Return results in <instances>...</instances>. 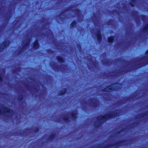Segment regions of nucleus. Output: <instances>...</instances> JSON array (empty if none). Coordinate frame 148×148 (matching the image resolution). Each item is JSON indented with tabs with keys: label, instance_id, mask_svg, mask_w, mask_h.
I'll use <instances>...</instances> for the list:
<instances>
[{
	"label": "nucleus",
	"instance_id": "f257e3e1",
	"mask_svg": "<svg viewBox=\"0 0 148 148\" xmlns=\"http://www.w3.org/2000/svg\"><path fill=\"white\" fill-rule=\"evenodd\" d=\"M119 110L114 112L108 113L104 116H99L97 118V121L94 124L95 126L97 127L100 126L102 121H106V119L111 117L117 116L119 114Z\"/></svg>",
	"mask_w": 148,
	"mask_h": 148
},
{
	"label": "nucleus",
	"instance_id": "f03ea898",
	"mask_svg": "<svg viewBox=\"0 0 148 148\" xmlns=\"http://www.w3.org/2000/svg\"><path fill=\"white\" fill-rule=\"evenodd\" d=\"M121 88V85L120 84H114L104 89L103 91H104L111 92L113 90H117Z\"/></svg>",
	"mask_w": 148,
	"mask_h": 148
},
{
	"label": "nucleus",
	"instance_id": "7ed1b4c3",
	"mask_svg": "<svg viewBox=\"0 0 148 148\" xmlns=\"http://www.w3.org/2000/svg\"><path fill=\"white\" fill-rule=\"evenodd\" d=\"M31 38L30 37H26L23 40V43L24 44L22 49H20L18 51L19 53H22L26 49L25 47L28 45L29 43Z\"/></svg>",
	"mask_w": 148,
	"mask_h": 148
},
{
	"label": "nucleus",
	"instance_id": "20e7f679",
	"mask_svg": "<svg viewBox=\"0 0 148 148\" xmlns=\"http://www.w3.org/2000/svg\"><path fill=\"white\" fill-rule=\"evenodd\" d=\"M9 43V41L7 40L3 42L2 44L0 45V52L2 51L8 45Z\"/></svg>",
	"mask_w": 148,
	"mask_h": 148
},
{
	"label": "nucleus",
	"instance_id": "39448f33",
	"mask_svg": "<svg viewBox=\"0 0 148 148\" xmlns=\"http://www.w3.org/2000/svg\"><path fill=\"white\" fill-rule=\"evenodd\" d=\"M98 102L97 101L96 99H90L88 101V103L90 105L95 106Z\"/></svg>",
	"mask_w": 148,
	"mask_h": 148
},
{
	"label": "nucleus",
	"instance_id": "423d86ee",
	"mask_svg": "<svg viewBox=\"0 0 148 148\" xmlns=\"http://www.w3.org/2000/svg\"><path fill=\"white\" fill-rule=\"evenodd\" d=\"M96 35H97L98 40L99 42L100 41L101 39V36L100 34V31H98V32H96Z\"/></svg>",
	"mask_w": 148,
	"mask_h": 148
},
{
	"label": "nucleus",
	"instance_id": "0eeeda50",
	"mask_svg": "<svg viewBox=\"0 0 148 148\" xmlns=\"http://www.w3.org/2000/svg\"><path fill=\"white\" fill-rule=\"evenodd\" d=\"M95 60L94 58H92L91 60H89L90 62V65H93V66H95Z\"/></svg>",
	"mask_w": 148,
	"mask_h": 148
},
{
	"label": "nucleus",
	"instance_id": "6e6552de",
	"mask_svg": "<svg viewBox=\"0 0 148 148\" xmlns=\"http://www.w3.org/2000/svg\"><path fill=\"white\" fill-rule=\"evenodd\" d=\"M77 112L76 111H73V112L71 114V116L73 118H74V119H76L77 118Z\"/></svg>",
	"mask_w": 148,
	"mask_h": 148
},
{
	"label": "nucleus",
	"instance_id": "1a4fd4ad",
	"mask_svg": "<svg viewBox=\"0 0 148 148\" xmlns=\"http://www.w3.org/2000/svg\"><path fill=\"white\" fill-rule=\"evenodd\" d=\"M39 44L38 42L36 41L34 42V47L35 49H36L38 47Z\"/></svg>",
	"mask_w": 148,
	"mask_h": 148
},
{
	"label": "nucleus",
	"instance_id": "9d476101",
	"mask_svg": "<svg viewBox=\"0 0 148 148\" xmlns=\"http://www.w3.org/2000/svg\"><path fill=\"white\" fill-rule=\"evenodd\" d=\"M66 91V89H62L60 91L59 95H62L64 94Z\"/></svg>",
	"mask_w": 148,
	"mask_h": 148
},
{
	"label": "nucleus",
	"instance_id": "9b49d317",
	"mask_svg": "<svg viewBox=\"0 0 148 148\" xmlns=\"http://www.w3.org/2000/svg\"><path fill=\"white\" fill-rule=\"evenodd\" d=\"M60 68L61 71H65V70H66V67L65 65L62 66Z\"/></svg>",
	"mask_w": 148,
	"mask_h": 148
},
{
	"label": "nucleus",
	"instance_id": "f8f14e48",
	"mask_svg": "<svg viewBox=\"0 0 148 148\" xmlns=\"http://www.w3.org/2000/svg\"><path fill=\"white\" fill-rule=\"evenodd\" d=\"M114 40V37L113 36H111L109 37L108 39V42H113Z\"/></svg>",
	"mask_w": 148,
	"mask_h": 148
},
{
	"label": "nucleus",
	"instance_id": "ddd939ff",
	"mask_svg": "<svg viewBox=\"0 0 148 148\" xmlns=\"http://www.w3.org/2000/svg\"><path fill=\"white\" fill-rule=\"evenodd\" d=\"M57 60L58 61L60 62H64V60L60 57H57Z\"/></svg>",
	"mask_w": 148,
	"mask_h": 148
},
{
	"label": "nucleus",
	"instance_id": "4468645a",
	"mask_svg": "<svg viewBox=\"0 0 148 148\" xmlns=\"http://www.w3.org/2000/svg\"><path fill=\"white\" fill-rule=\"evenodd\" d=\"M143 31L144 32H148V25H146L143 29Z\"/></svg>",
	"mask_w": 148,
	"mask_h": 148
},
{
	"label": "nucleus",
	"instance_id": "2eb2a0df",
	"mask_svg": "<svg viewBox=\"0 0 148 148\" xmlns=\"http://www.w3.org/2000/svg\"><path fill=\"white\" fill-rule=\"evenodd\" d=\"M64 120L66 122H68L69 121V117L67 116H65V117L64 118Z\"/></svg>",
	"mask_w": 148,
	"mask_h": 148
},
{
	"label": "nucleus",
	"instance_id": "dca6fc26",
	"mask_svg": "<svg viewBox=\"0 0 148 148\" xmlns=\"http://www.w3.org/2000/svg\"><path fill=\"white\" fill-rule=\"evenodd\" d=\"M76 24V23L75 21H73L71 24V27H75Z\"/></svg>",
	"mask_w": 148,
	"mask_h": 148
},
{
	"label": "nucleus",
	"instance_id": "f3484780",
	"mask_svg": "<svg viewBox=\"0 0 148 148\" xmlns=\"http://www.w3.org/2000/svg\"><path fill=\"white\" fill-rule=\"evenodd\" d=\"M55 135L54 134H52L50 137L49 139V140H52L54 138Z\"/></svg>",
	"mask_w": 148,
	"mask_h": 148
},
{
	"label": "nucleus",
	"instance_id": "a211bd4d",
	"mask_svg": "<svg viewBox=\"0 0 148 148\" xmlns=\"http://www.w3.org/2000/svg\"><path fill=\"white\" fill-rule=\"evenodd\" d=\"M131 2V5L132 6H134V3L136 1V0H130Z\"/></svg>",
	"mask_w": 148,
	"mask_h": 148
},
{
	"label": "nucleus",
	"instance_id": "6ab92c4d",
	"mask_svg": "<svg viewBox=\"0 0 148 148\" xmlns=\"http://www.w3.org/2000/svg\"><path fill=\"white\" fill-rule=\"evenodd\" d=\"M145 114H144V115H143V114H141V115H138L137 116V118H139L141 117H142L143 116H144V115H145Z\"/></svg>",
	"mask_w": 148,
	"mask_h": 148
},
{
	"label": "nucleus",
	"instance_id": "aec40b11",
	"mask_svg": "<svg viewBox=\"0 0 148 148\" xmlns=\"http://www.w3.org/2000/svg\"><path fill=\"white\" fill-rule=\"evenodd\" d=\"M28 130L27 129H25L24 130V132H26L27 131H28Z\"/></svg>",
	"mask_w": 148,
	"mask_h": 148
},
{
	"label": "nucleus",
	"instance_id": "412c9836",
	"mask_svg": "<svg viewBox=\"0 0 148 148\" xmlns=\"http://www.w3.org/2000/svg\"><path fill=\"white\" fill-rule=\"evenodd\" d=\"M2 80V78L1 77H0V80L1 81Z\"/></svg>",
	"mask_w": 148,
	"mask_h": 148
},
{
	"label": "nucleus",
	"instance_id": "4be33fe9",
	"mask_svg": "<svg viewBox=\"0 0 148 148\" xmlns=\"http://www.w3.org/2000/svg\"><path fill=\"white\" fill-rule=\"evenodd\" d=\"M146 53L147 54H148V51L146 52Z\"/></svg>",
	"mask_w": 148,
	"mask_h": 148
},
{
	"label": "nucleus",
	"instance_id": "5701e85b",
	"mask_svg": "<svg viewBox=\"0 0 148 148\" xmlns=\"http://www.w3.org/2000/svg\"><path fill=\"white\" fill-rule=\"evenodd\" d=\"M147 114H145V115H147Z\"/></svg>",
	"mask_w": 148,
	"mask_h": 148
}]
</instances>
